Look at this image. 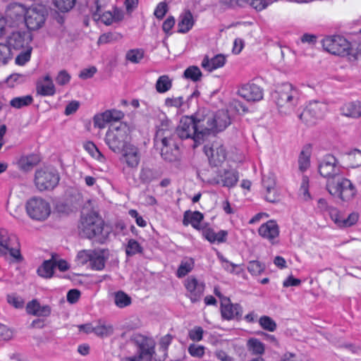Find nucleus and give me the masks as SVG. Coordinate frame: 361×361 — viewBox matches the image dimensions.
Wrapping results in <instances>:
<instances>
[{
  "label": "nucleus",
  "instance_id": "f257e3e1",
  "mask_svg": "<svg viewBox=\"0 0 361 361\" xmlns=\"http://www.w3.org/2000/svg\"><path fill=\"white\" fill-rule=\"evenodd\" d=\"M272 97L281 115L291 114L299 104L298 91L290 83L279 86L272 94Z\"/></svg>",
  "mask_w": 361,
  "mask_h": 361
},
{
  "label": "nucleus",
  "instance_id": "f03ea898",
  "mask_svg": "<svg viewBox=\"0 0 361 361\" xmlns=\"http://www.w3.org/2000/svg\"><path fill=\"white\" fill-rule=\"evenodd\" d=\"M104 225L102 218L96 212H92L82 217L79 226L80 233L87 238L103 243L109 233V231L104 229Z\"/></svg>",
  "mask_w": 361,
  "mask_h": 361
},
{
  "label": "nucleus",
  "instance_id": "7ed1b4c3",
  "mask_svg": "<svg viewBox=\"0 0 361 361\" xmlns=\"http://www.w3.org/2000/svg\"><path fill=\"white\" fill-rule=\"evenodd\" d=\"M130 142V128L125 123L111 126L106 133L105 143L115 153H118Z\"/></svg>",
  "mask_w": 361,
  "mask_h": 361
},
{
  "label": "nucleus",
  "instance_id": "20e7f679",
  "mask_svg": "<svg viewBox=\"0 0 361 361\" xmlns=\"http://www.w3.org/2000/svg\"><path fill=\"white\" fill-rule=\"evenodd\" d=\"M326 188L331 195L343 202L353 200L357 192L355 185L343 173L336 178L326 181Z\"/></svg>",
  "mask_w": 361,
  "mask_h": 361
},
{
  "label": "nucleus",
  "instance_id": "39448f33",
  "mask_svg": "<svg viewBox=\"0 0 361 361\" xmlns=\"http://www.w3.org/2000/svg\"><path fill=\"white\" fill-rule=\"evenodd\" d=\"M7 255L12 262H18L22 259L16 236L5 229H0V257Z\"/></svg>",
  "mask_w": 361,
  "mask_h": 361
},
{
  "label": "nucleus",
  "instance_id": "423d86ee",
  "mask_svg": "<svg viewBox=\"0 0 361 361\" xmlns=\"http://www.w3.org/2000/svg\"><path fill=\"white\" fill-rule=\"evenodd\" d=\"M27 215L33 220L44 221L51 214L49 202L41 197H34L29 199L25 205Z\"/></svg>",
  "mask_w": 361,
  "mask_h": 361
},
{
  "label": "nucleus",
  "instance_id": "0eeeda50",
  "mask_svg": "<svg viewBox=\"0 0 361 361\" xmlns=\"http://www.w3.org/2000/svg\"><path fill=\"white\" fill-rule=\"evenodd\" d=\"M343 170L338 160L331 154H326L319 161L318 171L326 181L336 178L343 173Z\"/></svg>",
  "mask_w": 361,
  "mask_h": 361
},
{
  "label": "nucleus",
  "instance_id": "6e6552de",
  "mask_svg": "<svg viewBox=\"0 0 361 361\" xmlns=\"http://www.w3.org/2000/svg\"><path fill=\"white\" fill-rule=\"evenodd\" d=\"M177 135L181 140L191 139L194 142L193 148L202 143L200 134L198 133L193 117H183L176 128Z\"/></svg>",
  "mask_w": 361,
  "mask_h": 361
},
{
  "label": "nucleus",
  "instance_id": "1a4fd4ad",
  "mask_svg": "<svg viewBox=\"0 0 361 361\" xmlns=\"http://www.w3.org/2000/svg\"><path fill=\"white\" fill-rule=\"evenodd\" d=\"M59 176L55 170L44 167L37 169L35 175V185L39 191L54 188L58 184Z\"/></svg>",
  "mask_w": 361,
  "mask_h": 361
},
{
  "label": "nucleus",
  "instance_id": "9d476101",
  "mask_svg": "<svg viewBox=\"0 0 361 361\" xmlns=\"http://www.w3.org/2000/svg\"><path fill=\"white\" fill-rule=\"evenodd\" d=\"M134 340L137 346V355L128 357L127 361H153L154 354L153 341L142 336H136Z\"/></svg>",
  "mask_w": 361,
  "mask_h": 361
},
{
  "label": "nucleus",
  "instance_id": "9b49d317",
  "mask_svg": "<svg viewBox=\"0 0 361 361\" xmlns=\"http://www.w3.org/2000/svg\"><path fill=\"white\" fill-rule=\"evenodd\" d=\"M326 105L318 101L309 102L303 111L298 114L299 118L308 125L314 124L317 120L323 117Z\"/></svg>",
  "mask_w": 361,
  "mask_h": 361
},
{
  "label": "nucleus",
  "instance_id": "f8f14e48",
  "mask_svg": "<svg viewBox=\"0 0 361 361\" xmlns=\"http://www.w3.org/2000/svg\"><path fill=\"white\" fill-rule=\"evenodd\" d=\"M32 35L30 31L15 30L6 37V44L11 50L20 51L32 48Z\"/></svg>",
  "mask_w": 361,
  "mask_h": 361
},
{
  "label": "nucleus",
  "instance_id": "ddd939ff",
  "mask_svg": "<svg viewBox=\"0 0 361 361\" xmlns=\"http://www.w3.org/2000/svg\"><path fill=\"white\" fill-rule=\"evenodd\" d=\"M118 153H121L120 162L126 168L136 169L138 167L140 162L141 153L137 145L130 142L122 148V150L119 151Z\"/></svg>",
  "mask_w": 361,
  "mask_h": 361
},
{
  "label": "nucleus",
  "instance_id": "4468645a",
  "mask_svg": "<svg viewBox=\"0 0 361 361\" xmlns=\"http://www.w3.org/2000/svg\"><path fill=\"white\" fill-rule=\"evenodd\" d=\"M195 126L197 132L201 136L202 142L204 137L211 132H216V126L214 124V118L212 117V113L205 112L204 110L198 111L195 117Z\"/></svg>",
  "mask_w": 361,
  "mask_h": 361
},
{
  "label": "nucleus",
  "instance_id": "2eb2a0df",
  "mask_svg": "<svg viewBox=\"0 0 361 361\" xmlns=\"http://www.w3.org/2000/svg\"><path fill=\"white\" fill-rule=\"evenodd\" d=\"M323 47L334 55H345L348 54L350 44L343 37L334 36L326 37L323 40Z\"/></svg>",
  "mask_w": 361,
  "mask_h": 361
},
{
  "label": "nucleus",
  "instance_id": "dca6fc26",
  "mask_svg": "<svg viewBox=\"0 0 361 361\" xmlns=\"http://www.w3.org/2000/svg\"><path fill=\"white\" fill-rule=\"evenodd\" d=\"M262 187L264 199L269 202L276 203L280 201L281 195L276 188V176L269 172L262 177Z\"/></svg>",
  "mask_w": 361,
  "mask_h": 361
},
{
  "label": "nucleus",
  "instance_id": "f3484780",
  "mask_svg": "<svg viewBox=\"0 0 361 361\" xmlns=\"http://www.w3.org/2000/svg\"><path fill=\"white\" fill-rule=\"evenodd\" d=\"M45 21V11L42 7H30L25 13V22L29 30L40 28Z\"/></svg>",
  "mask_w": 361,
  "mask_h": 361
},
{
  "label": "nucleus",
  "instance_id": "a211bd4d",
  "mask_svg": "<svg viewBox=\"0 0 361 361\" xmlns=\"http://www.w3.org/2000/svg\"><path fill=\"white\" fill-rule=\"evenodd\" d=\"M155 145L160 149L161 155L167 161L173 162L179 159L180 151L173 138L169 139L164 142H154Z\"/></svg>",
  "mask_w": 361,
  "mask_h": 361
},
{
  "label": "nucleus",
  "instance_id": "6ab92c4d",
  "mask_svg": "<svg viewBox=\"0 0 361 361\" xmlns=\"http://www.w3.org/2000/svg\"><path fill=\"white\" fill-rule=\"evenodd\" d=\"M184 286L188 292L187 295L192 302L200 300L204 290V284L202 282L191 276L185 279Z\"/></svg>",
  "mask_w": 361,
  "mask_h": 361
},
{
  "label": "nucleus",
  "instance_id": "aec40b11",
  "mask_svg": "<svg viewBox=\"0 0 361 361\" xmlns=\"http://www.w3.org/2000/svg\"><path fill=\"white\" fill-rule=\"evenodd\" d=\"M240 97L247 102H258L263 98V90L255 83H247L238 90Z\"/></svg>",
  "mask_w": 361,
  "mask_h": 361
},
{
  "label": "nucleus",
  "instance_id": "412c9836",
  "mask_svg": "<svg viewBox=\"0 0 361 361\" xmlns=\"http://www.w3.org/2000/svg\"><path fill=\"white\" fill-rule=\"evenodd\" d=\"M221 313L222 317L226 320L240 319L243 314V308L238 304H231L228 298H223Z\"/></svg>",
  "mask_w": 361,
  "mask_h": 361
},
{
  "label": "nucleus",
  "instance_id": "4be33fe9",
  "mask_svg": "<svg viewBox=\"0 0 361 361\" xmlns=\"http://www.w3.org/2000/svg\"><path fill=\"white\" fill-rule=\"evenodd\" d=\"M204 152L209 158L210 164L218 166L223 164L226 159L225 147L219 144H213L212 147H204Z\"/></svg>",
  "mask_w": 361,
  "mask_h": 361
},
{
  "label": "nucleus",
  "instance_id": "5701e85b",
  "mask_svg": "<svg viewBox=\"0 0 361 361\" xmlns=\"http://www.w3.org/2000/svg\"><path fill=\"white\" fill-rule=\"evenodd\" d=\"M331 220L340 228H347L355 224L358 220L357 213L353 212L347 218L343 217L335 207L329 208V213Z\"/></svg>",
  "mask_w": 361,
  "mask_h": 361
},
{
  "label": "nucleus",
  "instance_id": "b1692460",
  "mask_svg": "<svg viewBox=\"0 0 361 361\" xmlns=\"http://www.w3.org/2000/svg\"><path fill=\"white\" fill-rule=\"evenodd\" d=\"M161 123L157 126L154 136V142H166L173 138V128L170 120L164 115L160 118Z\"/></svg>",
  "mask_w": 361,
  "mask_h": 361
},
{
  "label": "nucleus",
  "instance_id": "393cba45",
  "mask_svg": "<svg viewBox=\"0 0 361 361\" xmlns=\"http://www.w3.org/2000/svg\"><path fill=\"white\" fill-rule=\"evenodd\" d=\"M36 93L42 97L54 96L56 93V87L51 77L46 74L38 78L36 82Z\"/></svg>",
  "mask_w": 361,
  "mask_h": 361
},
{
  "label": "nucleus",
  "instance_id": "a878e982",
  "mask_svg": "<svg viewBox=\"0 0 361 361\" xmlns=\"http://www.w3.org/2000/svg\"><path fill=\"white\" fill-rule=\"evenodd\" d=\"M226 62V56L222 54H216L211 59L208 56H204L201 62V66L205 71L212 72L216 69L222 68Z\"/></svg>",
  "mask_w": 361,
  "mask_h": 361
},
{
  "label": "nucleus",
  "instance_id": "bb28decb",
  "mask_svg": "<svg viewBox=\"0 0 361 361\" xmlns=\"http://www.w3.org/2000/svg\"><path fill=\"white\" fill-rule=\"evenodd\" d=\"M258 233L262 238L274 243L279 235V228L276 221L270 220L260 226Z\"/></svg>",
  "mask_w": 361,
  "mask_h": 361
},
{
  "label": "nucleus",
  "instance_id": "cd10ccee",
  "mask_svg": "<svg viewBox=\"0 0 361 361\" xmlns=\"http://www.w3.org/2000/svg\"><path fill=\"white\" fill-rule=\"evenodd\" d=\"M239 179L238 173L236 171L231 170L224 171L221 178H213L209 180L212 185L221 183L223 186L231 188L235 185Z\"/></svg>",
  "mask_w": 361,
  "mask_h": 361
},
{
  "label": "nucleus",
  "instance_id": "c85d7f7f",
  "mask_svg": "<svg viewBox=\"0 0 361 361\" xmlns=\"http://www.w3.org/2000/svg\"><path fill=\"white\" fill-rule=\"evenodd\" d=\"M28 314L37 317H48L51 314V307L49 305H42L36 300L29 302L26 305Z\"/></svg>",
  "mask_w": 361,
  "mask_h": 361
},
{
  "label": "nucleus",
  "instance_id": "c756f323",
  "mask_svg": "<svg viewBox=\"0 0 361 361\" xmlns=\"http://www.w3.org/2000/svg\"><path fill=\"white\" fill-rule=\"evenodd\" d=\"M214 124L216 126V132L221 131L231 124V116L227 110L221 109L212 113Z\"/></svg>",
  "mask_w": 361,
  "mask_h": 361
},
{
  "label": "nucleus",
  "instance_id": "7c9ffc66",
  "mask_svg": "<svg viewBox=\"0 0 361 361\" xmlns=\"http://www.w3.org/2000/svg\"><path fill=\"white\" fill-rule=\"evenodd\" d=\"M39 161L38 155L31 154L20 157L17 161V165L20 170L29 171L32 170L39 162Z\"/></svg>",
  "mask_w": 361,
  "mask_h": 361
},
{
  "label": "nucleus",
  "instance_id": "2f4dec72",
  "mask_svg": "<svg viewBox=\"0 0 361 361\" xmlns=\"http://www.w3.org/2000/svg\"><path fill=\"white\" fill-rule=\"evenodd\" d=\"M341 111L343 116L358 118L361 116V102L355 101L346 103L342 106Z\"/></svg>",
  "mask_w": 361,
  "mask_h": 361
},
{
  "label": "nucleus",
  "instance_id": "473e14b6",
  "mask_svg": "<svg viewBox=\"0 0 361 361\" xmlns=\"http://www.w3.org/2000/svg\"><path fill=\"white\" fill-rule=\"evenodd\" d=\"M203 219V214L200 212H190L186 211L184 213L183 221V223L185 226L188 225L189 224L192 226L196 229L200 230V223Z\"/></svg>",
  "mask_w": 361,
  "mask_h": 361
},
{
  "label": "nucleus",
  "instance_id": "72a5a7b5",
  "mask_svg": "<svg viewBox=\"0 0 361 361\" xmlns=\"http://www.w3.org/2000/svg\"><path fill=\"white\" fill-rule=\"evenodd\" d=\"M193 24L194 20L192 13L190 11H186L180 16L178 31L180 33H186L192 27Z\"/></svg>",
  "mask_w": 361,
  "mask_h": 361
},
{
  "label": "nucleus",
  "instance_id": "f704fd0d",
  "mask_svg": "<svg viewBox=\"0 0 361 361\" xmlns=\"http://www.w3.org/2000/svg\"><path fill=\"white\" fill-rule=\"evenodd\" d=\"M90 265L94 270L101 271L105 267L106 257L103 250H93Z\"/></svg>",
  "mask_w": 361,
  "mask_h": 361
},
{
  "label": "nucleus",
  "instance_id": "c9c22d12",
  "mask_svg": "<svg viewBox=\"0 0 361 361\" xmlns=\"http://www.w3.org/2000/svg\"><path fill=\"white\" fill-rule=\"evenodd\" d=\"M114 333V326L109 322L99 320L94 328V334L99 337H109Z\"/></svg>",
  "mask_w": 361,
  "mask_h": 361
},
{
  "label": "nucleus",
  "instance_id": "e433bc0d",
  "mask_svg": "<svg viewBox=\"0 0 361 361\" xmlns=\"http://www.w3.org/2000/svg\"><path fill=\"white\" fill-rule=\"evenodd\" d=\"M172 79L167 75L159 76L155 84V89L157 92L164 94L169 91L172 87Z\"/></svg>",
  "mask_w": 361,
  "mask_h": 361
},
{
  "label": "nucleus",
  "instance_id": "4c0bfd02",
  "mask_svg": "<svg viewBox=\"0 0 361 361\" xmlns=\"http://www.w3.org/2000/svg\"><path fill=\"white\" fill-rule=\"evenodd\" d=\"M203 236L210 243L217 242L220 243L226 241L227 232L225 231H220L218 233H215L212 230L207 229L203 232Z\"/></svg>",
  "mask_w": 361,
  "mask_h": 361
},
{
  "label": "nucleus",
  "instance_id": "58836bf2",
  "mask_svg": "<svg viewBox=\"0 0 361 361\" xmlns=\"http://www.w3.org/2000/svg\"><path fill=\"white\" fill-rule=\"evenodd\" d=\"M195 265V262L192 258L190 257H185L184 258L178 269L177 271V276L178 278H182L187 275L189 272H190Z\"/></svg>",
  "mask_w": 361,
  "mask_h": 361
},
{
  "label": "nucleus",
  "instance_id": "ea45409f",
  "mask_svg": "<svg viewBox=\"0 0 361 361\" xmlns=\"http://www.w3.org/2000/svg\"><path fill=\"white\" fill-rule=\"evenodd\" d=\"M247 347L249 352L256 355H263L265 350L264 345L260 341L255 338L247 341Z\"/></svg>",
  "mask_w": 361,
  "mask_h": 361
},
{
  "label": "nucleus",
  "instance_id": "a19ab883",
  "mask_svg": "<svg viewBox=\"0 0 361 361\" xmlns=\"http://www.w3.org/2000/svg\"><path fill=\"white\" fill-rule=\"evenodd\" d=\"M114 300L115 305L119 308L128 307L132 302L131 298L122 290L117 291L114 294Z\"/></svg>",
  "mask_w": 361,
  "mask_h": 361
},
{
  "label": "nucleus",
  "instance_id": "79ce46f5",
  "mask_svg": "<svg viewBox=\"0 0 361 361\" xmlns=\"http://www.w3.org/2000/svg\"><path fill=\"white\" fill-rule=\"evenodd\" d=\"M54 267V261L47 260L37 269V273L42 277L50 278L53 275Z\"/></svg>",
  "mask_w": 361,
  "mask_h": 361
},
{
  "label": "nucleus",
  "instance_id": "37998d69",
  "mask_svg": "<svg viewBox=\"0 0 361 361\" xmlns=\"http://www.w3.org/2000/svg\"><path fill=\"white\" fill-rule=\"evenodd\" d=\"M85 149L95 159L100 162H104L106 159L97 147L92 142H86L84 144Z\"/></svg>",
  "mask_w": 361,
  "mask_h": 361
},
{
  "label": "nucleus",
  "instance_id": "c03bdc74",
  "mask_svg": "<svg viewBox=\"0 0 361 361\" xmlns=\"http://www.w3.org/2000/svg\"><path fill=\"white\" fill-rule=\"evenodd\" d=\"M33 101L32 96L26 95L23 97H15L11 100L10 104L16 109H20L30 104Z\"/></svg>",
  "mask_w": 361,
  "mask_h": 361
},
{
  "label": "nucleus",
  "instance_id": "a18cd8bd",
  "mask_svg": "<svg viewBox=\"0 0 361 361\" xmlns=\"http://www.w3.org/2000/svg\"><path fill=\"white\" fill-rule=\"evenodd\" d=\"M76 0H53L54 5L61 12H68L71 10L75 4Z\"/></svg>",
  "mask_w": 361,
  "mask_h": 361
},
{
  "label": "nucleus",
  "instance_id": "49530a36",
  "mask_svg": "<svg viewBox=\"0 0 361 361\" xmlns=\"http://www.w3.org/2000/svg\"><path fill=\"white\" fill-rule=\"evenodd\" d=\"M202 72L197 66H192L184 71V76L192 81H198L202 78Z\"/></svg>",
  "mask_w": 361,
  "mask_h": 361
},
{
  "label": "nucleus",
  "instance_id": "de8ad7c7",
  "mask_svg": "<svg viewBox=\"0 0 361 361\" xmlns=\"http://www.w3.org/2000/svg\"><path fill=\"white\" fill-rule=\"evenodd\" d=\"M142 248L137 241L134 239H130L128 242L126 252L128 256H133L137 253H141Z\"/></svg>",
  "mask_w": 361,
  "mask_h": 361
},
{
  "label": "nucleus",
  "instance_id": "09e8293b",
  "mask_svg": "<svg viewBox=\"0 0 361 361\" xmlns=\"http://www.w3.org/2000/svg\"><path fill=\"white\" fill-rule=\"evenodd\" d=\"M259 324L261 327L267 331L273 332L276 329V322L268 316H262L259 319Z\"/></svg>",
  "mask_w": 361,
  "mask_h": 361
},
{
  "label": "nucleus",
  "instance_id": "8fccbe9b",
  "mask_svg": "<svg viewBox=\"0 0 361 361\" xmlns=\"http://www.w3.org/2000/svg\"><path fill=\"white\" fill-rule=\"evenodd\" d=\"M93 250H84L80 251L76 256V262L79 265H85L87 262H90V259L92 257V254Z\"/></svg>",
  "mask_w": 361,
  "mask_h": 361
},
{
  "label": "nucleus",
  "instance_id": "3c124183",
  "mask_svg": "<svg viewBox=\"0 0 361 361\" xmlns=\"http://www.w3.org/2000/svg\"><path fill=\"white\" fill-rule=\"evenodd\" d=\"M264 269V265L257 260L250 261L247 266L248 271L252 275L261 274Z\"/></svg>",
  "mask_w": 361,
  "mask_h": 361
},
{
  "label": "nucleus",
  "instance_id": "603ef678",
  "mask_svg": "<svg viewBox=\"0 0 361 361\" xmlns=\"http://www.w3.org/2000/svg\"><path fill=\"white\" fill-rule=\"evenodd\" d=\"M143 51L140 49H132L127 52L126 59L131 63H137L143 58Z\"/></svg>",
  "mask_w": 361,
  "mask_h": 361
},
{
  "label": "nucleus",
  "instance_id": "864d4df0",
  "mask_svg": "<svg viewBox=\"0 0 361 361\" xmlns=\"http://www.w3.org/2000/svg\"><path fill=\"white\" fill-rule=\"evenodd\" d=\"M11 59V50L7 44H0V65L6 64Z\"/></svg>",
  "mask_w": 361,
  "mask_h": 361
},
{
  "label": "nucleus",
  "instance_id": "5fc2aeb1",
  "mask_svg": "<svg viewBox=\"0 0 361 361\" xmlns=\"http://www.w3.org/2000/svg\"><path fill=\"white\" fill-rule=\"evenodd\" d=\"M94 126L99 129H103L109 123V121L105 112L98 114L93 118Z\"/></svg>",
  "mask_w": 361,
  "mask_h": 361
},
{
  "label": "nucleus",
  "instance_id": "6e6d98bb",
  "mask_svg": "<svg viewBox=\"0 0 361 361\" xmlns=\"http://www.w3.org/2000/svg\"><path fill=\"white\" fill-rule=\"evenodd\" d=\"M348 160L350 162V166L353 168L361 166V151L354 149L348 154Z\"/></svg>",
  "mask_w": 361,
  "mask_h": 361
},
{
  "label": "nucleus",
  "instance_id": "4d7b16f0",
  "mask_svg": "<svg viewBox=\"0 0 361 361\" xmlns=\"http://www.w3.org/2000/svg\"><path fill=\"white\" fill-rule=\"evenodd\" d=\"M184 104V99L183 97H167L164 100V105L166 107L180 108Z\"/></svg>",
  "mask_w": 361,
  "mask_h": 361
},
{
  "label": "nucleus",
  "instance_id": "13d9d810",
  "mask_svg": "<svg viewBox=\"0 0 361 361\" xmlns=\"http://www.w3.org/2000/svg\"><path fill=\"white\" fill-rule=\"evenodd\" d=\"M205 348L203 345L190 344L188 347V353L192 357L201 358L204 355Z\"/></svg>",
  "mask_w": 361,
  "mask_h": 361
},
{
  "label": "nucleus",
  "instance_id": "bf43d9fd",
  "mask_svg": "<svg viewBox=\"0 0 361 361\" xmlns=\"http://www.w3.org/2000/svg\"><path fill=\"white\" fill-rule=\"evenodd\" d=\"M217 256L219 260L222 262V266L225 270L230 273L239 274L238 271H235V269L238 267V265L230 262L221 254L218 253Z\"/></svg>",
  "mask_w": 361,
  "mask_h": 361
},
{
  "label": "nucleus",
  "instance_id": "052dcab7",
  "mask_svg": "<svg viewBox=\"0 0 361 361\" xmlns=\"http://www.w3.org/2000/svg\"><path fill=\"white\" fill-rule=\"evenodd\" d=\"M109 123L118 121L124 117V114L120 110L111 109L104 111Z\"/></svg>",
  "mask_w": 361,
  "mask_h": 361
},
{
  "label": "nucleus",
  "instance_id": "680f3d73",
  "mask_svg": "<svg viewBox=\"0 0 361 361\" xmlns=\"http://www.w3.org/2000/svg\"><path fill=\"white\" fill-rule=\"evenodd\" d=\"M71 78L70 74L66 71L62 70L58 73L55 80L59 85L63 86L69 83Z\"/></svg>",
  "mask_w": 361,
  "mask_h": 361
},
{
  "label": "nucleus",
  "instance_id": "e2e57ef3",
  "mask_svg": "<svg viewBox=\"0 0 361 361\" xmlns=\"http://www.w3.org/2000/svg\"><path fill=\"white\" fill-rule=\"evenodd\" d=\"M20 51V54L16 58V63L18 65L23 66L30 60L32 48Z\"/></svg>",
  "mask_w": 361,
  "mask_h": 361
},
{
  "label": "nucleus",
  "instance_id": "0e129e2a",
  "mask_svg": "<svg viewBox=\"0 0 361 361\" xmlns=\"http://www.w3.org/2000/svg\"><path fill=\"white\" fill-rule=\"evenodd\" d=\"M299 169L301 171H306L310 164V155L302 151L298 159Z\"/></svg>",
  "mask_w": 361,
  "mask_h": 361
},
{
  "label": "nucleus",
  "instance_id": "69168bd1",
  "mask_svg": "<svg viewBox=\"0 0 361 361\" xmlns=\"http://www.w3.org/2000/svg\"><path fill=\"white\" fill-rule=\"evenodd\" d=\"M204 330L200 326H195L189 331L188 336L193 341H200L202 339Z\"/></svg>",
  "mask_w": 361,
  "mask_h": 361
},
{
  "label": "nucleus",
  "instance_id": "338daca9",
  "mask_svg": "<svg viewBox=\"0 0 361 361\" xmlns=\"http://www.w3.org/2000/svg\"><path fill=\"white\" fill-rule=\"evenodd\" d=\"M7 302L18 309L23 308L24 305L23 300L15 294L8 295L7 296Z\"/></svg>",
  "mask_w": 361,
  "mask_h": 361
},
{
  "label": "nucleus",
  "instance_id": "774afa93",
  "mask_svg": "<svg viewBox=\"0 0 361 361\" xmlns=\"http://www.w3.org/2000/svg\"><path fill=\"white\" fill-rule=\"evenodd\" d=\"M300 194L304 200H308L310 198V195L308 190V178L303 177L300 188Z\"/></svg>",
  "mask_w": 361,
  "mask_h": 361
}]
</instances>
